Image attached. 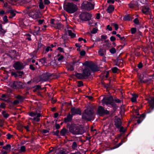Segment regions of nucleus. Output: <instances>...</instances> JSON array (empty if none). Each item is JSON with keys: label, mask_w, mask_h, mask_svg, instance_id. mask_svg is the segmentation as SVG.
Listing matches in <instances>:
<instances>
[{"label": "nucleus", "mask_w": 154, "mask_h": 154, "mask_svg": "<svg viewBox=\"0 0 154 154\" xmlns=\"http://www.w3.org/2000/svg\"><path fill=\"white\" fill-rule=\"evenodd\" d=\"M67 125L69 131L73 134H82L84 132V131L82 127L77 126L75 124H72L71 125L68 124Z\"/></svg>", "instance_id": "nucleus-1"}, {"label": "nucleus", "mask_w": 154, "mask_h": 154, "mask_svg": "<svg viewBox=\"0 0 154 154\" xmlns=\"http://www.w3.org/2000/svg\"><path fill=\"white\" fill-rule=\"evenodd\" d=\"M94 110L92 108H87L84 111L82 114V118L88 121H91L94 118Z\"/></svg>", "instance_id": "nucleus-2"}, {"label": "nucleus", "mask_w": 154, "mask_h": 154, "mask_svg": "<svg viewBox=\"0 0 154 154\" xmlns=\"http://www.w3.org/2000/svg\"><path fill=\"white\" fill-rule=\"evenodd\" d=\"M102 101L103 104H105L106 105H110L111 107H112V111L113 112L116 111L118 108V106L114 102V99L112 96L103 98Z\"/></svg>", "instance_id": "nucleus-3"}, {"label": "nucleus", "mask_w": 154, "mask_h": 154, "mask_svg": "<svg viewBox=\"0 0 154 154\" xmlns=\"http://www.w3.org/2000/svg\"><path fill=\"white\" fill-rule=\"evenodd\" d=\"M63 8L65 11L70 14L75 13L78 9L76 5L73 3L70 2H68L67 4L64 3Z\"/></svg>", "instance_id": "nucleus-4"}, {"label": "nucleus", "mask_w": 154, "mask_h": 154, "mask_svg": "<svg viewBox=\"0 0 154 154\" xmlns=\"http://www.w3.org/2000/svg\"><path fill=\"white\" fill-rule=\"evenodd\" d=\"M92 1H84L82 4V8L88 11L92 10L94 8L95 4Z\"/></svg>", "instance_id": "nucleus-5"}, {"label": "nucleus", "mask_w": 154, "mask_h": 154, "mask_svg": "<svg viewBox=\"0 0 154 154\" xmlns=\"http://www.w3.org/2000/svg\"><path fill=\"white\" fill-rule=\"evenodd\" d=\"M109 113V112L106 109H105L104 107L101 106L98 107L97 111V114L100 116H103L108 115Z\"/></svg>", "instance_id": "nucleus-6"}, {"label": "nucleus", "mask_w": 154, "mask_h": 154, "mask_svg": "<svg viewBox=\"0 0 154 154\" xmlns=\"http://www.w3.org/2000/svg\"><path fill=\"white\" fill-rule=\"evenodd\" d=\"M79 18L82 20L85 21H89L91 19V15L87 12H82L79 15Z\"/></svg>", "instance_id": "nucleus-7"}, {"label": "nucleus", "mask_w": 154, "mask_h": 154, "mask_svg": "<svg viewBox=\"0 0 154 154\" xmlns=\"http://www.w3.org/2000/svg\"><path fill=\"white\" fill-rule=\"evenodd\" d=\"M29 15L33 19H36L40 17V12L38 9L33 10L29 13Z\"/></svg>", "instance_id": "nucleus-8"}, {"label": "nucleus", "mask_w": 154, "mask_h": 154, "mask_svg": "<svg viewBox=\"0 0 154 154\" xmlns=\"http://www.w3.org/2000/svg\"><path fill=\"white\" fill-rule=\"evenodd\" d=\"M52 75L51 74L48 72H45L40 75L39 78L41 81L45 82L48 80Z\"/></svg>", "instance_id": "nucleus-9"}, {"label": "nucleus", "mask_w": 154, "mask_h": 154, "mask_svg": "<svg viewBox=\"0 0 154 154\" xmlns=\"http://www.w3.org/2000/svg\"><path fill=\"white\" fill-rule=\"evenodd\" d=\"M16 72L12 71L11 72V76L14 77L16 78L17 77L21 78L22 77L23 75L24 74V72L23 71H21V70H16Z\"/></svg>", "instance_id": "nucleus-10"}, {"label": "nucleus", "mask_w": 154, "mask_h": 154, "mask_svg": "<svg viewBox=\"0 0 154 154\" xmlns=\"http://www.w3.org/2000/svg\"><path fill=\"white\" fill-rule=\"evenodd\" d=\"M13 67L15 70H22L24 68L23 63L20 61H17L13 65Z\"/></svg>", "instance_id": "nucleus-11"}, {"label": "nucleus", "mask_w": 154, "mask_h": 154, "mask_svg": "<svg viewBox=\"0 0 154 154\" xmlns=\"http://www.w3.org/2000/svg\"><path fill=\"white\" fill-rule=\"evenodd\" d=\"M71 112L72 116L75 115H81L82 114V111L80 109L78 108H76L75 107H72L71 109Z\"/></svg>", "instance_id": "nucleus-12"}, {"label": "nucleus", "mask_w": 154, "mask_h": 154, "mask_svg": "<svg viewBox=\"0 0 154 154\" xmlns=\"http://www.w3.org/2000/svg\"><path fill=\"white\" fill-rule=\"evenodd\" d=\"M148 101L150 105V107L149 110L146 112V114L151 112L154 109V98L149 99Z\"/></svg>", "instance_id": "nucleus-13"}, {"label": "nucleus", "mask_w": 154, "mask_h": 154, "mask_svg": "<svg viewBox=\"0 0 154 154\" xmlns=\"http://www.w3.org/2000/svg\"><path fill=\"white\" fill-rule=\"evenodd\" d=\"M69 130L66 129L65 128H63L60 131V134L61 136L65 137L67 138V136L70 134Z\"/></svg>", "instance_id": "nucleus-14"}, {"label": "nucleus", "mask_w": 154, "mask_h": 154, "mask_svg": "<svg viewBox=\"0 0 154 154\" xmlns=\"http://www.w3.org/2000/svg\"><path fill=\"white\" fill-rule=\"evenodd\" d=\"M82 73L85 79L87 78L91 74L90 69L88 68H85L82 71Z\"/></svg>", "instance_id": "nucleus-15"}, {"label": "nucleus", "mask_w": 154, "mask_h": 154, "mask_svg": "<svg viewBox=\"0 0 154 154\" xmlns=\"http://www.w3.org/2000/svg\"><path fill=\"white\" fill-rule=\"evenodd\" d=\"M93 72H97L99 70L97 65L91 62V63L89 68Z\"/></svg>", "instance_id": "nucleus-16"}, {"label": "nucleus", "mask_w": 154, "mask_h": 154, "mask_svg": "<svg viewBox=\"0 0 154 154\" xmlns=\"http://www.w3.org/2000/svg\"><path fill=\"white\" fill-rule=\"evenodd\" d=\"M114 125L117 128H119L122 126V122L120 118H118L114 121Z\"/></svg>", "instance_id": "nucleus-17"}, {"label": "nucleus", "mask_w": 154, "mask_h": 154, "mask_svg": "<svg viewBox=\"0 0 154 154\" xmlns=\"http://www.w3.org/2000/svg\"><path fill=\"white\" fill-rule=\"evenodd\" d=\"M73 117V116H72V114H71L70 113H69L67 115L66 117L64 118V122L66 123L70 122L72 120Z\"/></svg>", "instance_id": "nucleus-18"}, {"label": "nucleus", "mask_w": 154, "mask_h": 154, "mask_svg": "<svg viewBox=\"0 0 154 154\" xmlns=\"http://www.w3.org/2000/svg\"><path fill=\"white\" fill-rule=\"evenodd\" d=\"M129 7L131 9H133L135 6L139 7V5L137 1H131L129 4H128Z\"/></svg>", "instance_id": "nucleus-19"}, {"label": "nucleus", "mask_w": 154, "mask_h": 154, "mask_svg": "<svg viewBox=\"0 0 154 154\" xmlns=\"http://www.w3.org/2000/svg\"><path fill=\"white\" fill-rule=\"evenodd\" d=\"M75 76L76 78L79 79H85L82 73L76 72L75 74H73L72 75L71 77Z\"/></svg>", "instance_id": "nucleus-20"}, {"label": "nucleus", "mask_w": 154, "mask_h": 154, "mask_svg": "<svg viewBox=\"0 0 154 154\" xmlns=\"http://www.w3.org/2000/svg\"><path fill=\"white\" fill-rule=\"evenodd\" d=\"M36 113L37 116L35 117H34L33 119H32L30 118V119H32V120L34 121L35 122H38L40 121V119L39 118L42 116V115L41 113H38L37 112V111H36Z\"/></svg>", "instance_id": "nucleus-21"}, {"label": "nucleus", "mask_w": 154, "mask_h": 154, "mask_svg": "<svg viewBox=\"0 0 154 154\" xmlns=\"http://www.w3.org/2000/svg\"><path fill=\"white\" fill-rule=\"evenodd\" d=\"M15 12H17V11L15 10H9L7 12L8 13H10L11 15L8 17V18L11 19L14 17L16 15V13Z\"/></svg>", "instance_id": "nucleus-22"}, {"label": "nucleus", "mask_w": 154, "mask_h": 154, "mask_svg": "<svg viewBox=\"0 0 154 154\" xmlns=\"http://www.w3.org/2000/svg\"><path fill=\"white\" fill-rule=\"evenodd\" d=\"M115 65L119 66H121L123 64V60L120 59L119 57L117 58L116 60L115 61Z\"/></svg>", "instance_id": "nucleus-23"}, {"label": "nucleus", "mask_w": 154, "mask_h": 154, "mask_svg": "<svg viewBox=\"0 0 154 154\" xmlns=\"http://www.w3.org/2000/svg\"><path fill=\"white\" fill-rule=\"evenodd\" d=\"M133 17L130 16V14L125 15L124 16L123 20L125 21H131L132 20Z\"/></svg>", "instance_id": "nucleus-24"}, {"label": "nucleus", "mask_w": 154, "mask_h": 154, "mask_svg": "<svg viewBox=\"0 0 154 154\" xmlns=\"http://www.w3.org/2000/svg\"><path fill=\"white\" fill-rule=\"evenodd\" d=\"M63 27V25L61 24L60 22H59V21H56L55 24H54V27L56 29H60Z\"/></svg>", "instance_id": "nucleus-25"}, {"label": "nucleus", "mask_w": 154, "mask_h": 154, "mask_svg": "<svg viewBox=\"0 0 154 154\" xmlns=\"http://www.w3.org/2000/svg\"><path fill=\"white\" fill-rule=\"evenodd\" d=\"M142 11L143 13L145 14H148L150 12V9L149 7L144 6L143 7Z\"/></svg>", "instance_id": "nucleus-26"}, {"label": "nucleus", "mask_w": 154, "mask_h": 154, "mask_svg": "<svg viewBox=\"0 0 154 154\" xmlns=\"http://www.w3.org/2000/svg\"><path fill=\"white\" fill-rule=\"evenodd\" d=\"M114 7L113 5H109L106 11L109 13H112L114 10Z\"/></svg>", "instance_id": "nucleus-27"}, {"label": "nucleus", "mask_w": 154, "mask_h": 154, "mask_svg": "<svg viewBox=\"0 0 154 154\" xmlns=\"http://www.w3.org/2000/svg\"><path fill=\"white\" fill-rule=\"evenodd\" d=\"M132 97L131 98V100L133 103L137 101V98L138 97V95L135 94H132Z\"/></svg>", "instance_id": "nucleus-28"}, {"label": "nucleus", "mask_w": 154, "mask_h": 154, "mask_svg": "<svg viewBox=\"0 0 154 154\" xmlns=\"http://www.w3.org/2000/svg\"><path fill=\"white\" fill-rule=\"evenodd\" d=\"M17 89H21L23 88V84L21 82L17 81Z\"/></svg>", "instance_id": "nucleus-29"}, {"label": "nucleus", "mask_w": 154, "mask_h": 154, "mask_svg": "<svg viewBox=\"0 0 154 154\" xmlns=\"http://www.w3.org/2000/svg\"><path fill=\"white\" fill-rule=\"evenodd\" d=\"M17 81H13L12 82L11 88L13 89H17Z\"/></svg>", "instance_id": "nucleus-30"}, {"label": "nucleus", "mask_w": 154, "mask_h": 154, "mask_svg": "<svg viewBox=\"0 0 154 154\" xmlns=\"http://www.w3.org/2000/svg\"><path fill=\"white\" fill-rule=\"evenodd\" d=\"M16 98L20 102H22L25 98L24 97L20 95H18L16 97Z\"/></svg>", "instance_id": "nucleus-31"}, {"label": "nucleus", "mask_w": 154, "mask_h": 154, "mask_svg": "<svg viewBox=\"0 0 154 154\" xmlns=\"http://www.w3.org/2000/svg\"><path fill=\"white\" fill-rule=\"evenodd\" d=\"M2 113L3 117L5 119H7L10 116L9 114L7 113L6 112L5 110L3 111Z\"/></svg>", "instance_id": "nucleus-32"}, {"label": "nucleus", "mask_w": 154, "mask_h": 154, "mask_svg": "<svg viewBox=\"0 0 154 154\" xmlns=\"http://www.w3.org/2000/svg\"><path fill=\"white\" fill-rule=\"evenodd\" d=\"M68 33L69 35L70 36L71 38H74L76 36V35L72 32L71 30H68Z\"/></svg>", "instance_id": "nucleus-33"}, {"label": "nucleus", "mask_w": 154, "mask_h": 154, "mask_svg": "<svg viewBox=\"0 0 154 154\" xmlns=\"http://www.w3.org/2000/svg\"><path fill=\"white\" fill-rule=\"evenodd\" d=\"M79 60H79L77 61H73L72 63L74 67L75 66L76 67H78L79 66V64L80 63L79 62Z\"/></svg>", "instance_id": "nucleus-34"}, {"label": "nucleus", "mask_w": 154, "mask_h": 154, "mask_svg": "<svg viewBox=\"0 0 154 154\" xmlns=\"http://www.w3.org/2000/svg\"><path fill=\"white\" fill-rule=\"evenodd\" d=\"M6 32L5 30L3 29L2 25L0 23V34L4 35Z\"/></svg>", "instance_id": "nucleus-35"}, {"label": "nucleus", "mask_w": 154, "mask_h": 154, "mask_svg": "<svg viewBox=\"0 0 154 154\" xmlns=\"http://www.w3.org/2000/svg\"><path fill=\"white\" fill-rule=\"evenodd\" d=\"M59 132H60L58 130H57L56 131H53L52 132V133L54 135H56L59 138H60V137L59 135Z\"/></svg>", "instance_id": "nucleus-36"}, {"label": "nucleus", "mask_w": 154, "mask_h": 154, "mask_svg": "<svg viewBox=\"0 0 154 154\" xmlns=\"http://www.w3.org/2000/svg\"><path fill=\"white\" fill-rule=\"evenodd\" d=\"M119 128V131L122 133L124 134L126 132L127 129H125L123 127L121 126Z\"/></svg>", "instance_id": "nucleus-37"}, {"label": "nucleus", "mask_w": 154, "mask_h": 154, "mask_svg": "<svg viewBox=\"0 0 154 154\" xmlns=\"http://www.w3.org/2000/svg\"><path fill=\"white\" fill-rule=\"evenodd\" d=\"M39 61L42 63V64H45L47 63L46 58L45 57H43L41 59H39Z\"/></svg>", "instance_id": "nucleus-38"}, {"label": "nucleus", "mask_w": 154, "mask_h": 154, "mask_svg": "<svg viewBox=\"0 0 154 154\" xmlns=\"http://www.w3.org/2000/svg\"><path fill=\"white\" fill-rule=\"evenodd\" d=\"M69 67L67 69L68 70H69L71 71H73L74 70V66L72 63H71L70 64H69Z\"/></svg>", "instance_id": "nucleus-39"}, {"label": "nucleus", "mask_w": 154, "mask_h": 154, "mask_svg": "<svg viewBox=\"0 0 154 154\" xmlns=\"http://www.w3.org/2000/svg\"><path fill=\"white\" fill-rule=\"evenodd\" d=\"M103 49L100 48L98 51V54L101 56H103L104 55Z\"/></svg>", "instance_id": "nucleus-40"}, {"label": "nucleus", "mask_w": 154, "mask_h": 154, "mask_svg": "<svg viewBox=\"0 0 154 154\" xmlns=\"http://www.w3.org/2000/svg\"><path fill=\"white\" fill-rule=\"evenodd\" d=\"M146 117V115L143 113L141 115L139 116H135V119H140L141 118H143L142 119H144Z\"/></svg>", "instance_id": "nucleus-41"}, {"label": "nucleus", "mask_w": 154, "mask_h": 154, "mask_svg": "<svg viewBox=\"0 0 154 154\" xmlns=\"http://www.w3.org/2000/svg\"><path fill=\"white\" fill-rule=\"evenodd\" d=\"M77 147V144L76 142L74 141L72 143L71 147L72 149H75Z\"/></svg>", "instance_id": "nucleus-42"}, {"label": "nucleus", "mask_w": 154, "mask_h": 154, "mask_svg": "<svg viewBox=\"0 0 154 154\" xmlns=\"http://www.w3.org/2000/svg\"><path fill=\"white\" fill-rule=\"evenodd\" d=\"M11 147V145L9 144H7L6 146H4L3 147V149L7 150L8 149H10Z\"/></svg>", "instance_id": "nucleus-43"}, {"label": "nucleus", "mask_w": 154, "mask_h": 154, "mask_svg": "<svg viewBox=\"0 0 154 154\" xmlns=\"http://www.w3.org/2000/svg\"><path fill=\"white\" fill-rule=\"evenodd\" d=\"M91 63H90L88 61H86L84 63H82V64L85 66H86L89 68L91 64Z\"/></svg>", "instance_id": "nucleus-44"}, {"label": "nucleus", "mask_w": 154, "mask_h": 154, "mask_svg": "<svg viewBox=\"0 0 154 154\" xmlns=\"http://www.w3.org/2000/svg\"><path fill=\"white\" fill-rule=\"evenodd\" d=\"M28 115L31 117H34L36 115V112H34L33 111H32L31 112H29L28 113Z\"/></svg>", "instance_id": "nucleus-45"}, {"label": "nucleus", "mask_w": 154, "mask_h": 154, "mask_svg": "<svg viewBox=\"0 0 154 154\" xmlns=\"http://www.w3.org/2000/svg\"><path fill=\"white\" fill-rule=\"evenodd\" d=\"M84 86L83 83L82 81H78V82L77 86L78 87H80Z\"/></svg>", "instance_id": "nucleus-46"}, {"label": "nucleus", "mask_w": 154, "mask_h": 154, "mask_svg": "<svg viewBox=\"0 0 154 154\" xmlns=\"http://www.w3.org/2000/svg\"><path fill=\"white\" fill-rule=\"evenodd\" d=\"M119 70V69L116 67H115L112 68V72L114 73H116L117 71Z\"/></svg>", "instance_id": "nucleus-47"}, {"label": "nucleus", "mask_w": 154, "mask_h": 154, "mask_svg": "<svg viewBox=\"0 0 154 154\" xmlns=\"http://www.w3.org/2000/svg\"><path fill=\"white\" fill-rule=\"evenodd\" d=\"M133 22L136 25H139V21L137 18H135L133 20Z\"/></svg>", "instance_id": "nucleus-48"}, {"label": "nucleus", "mask_w": 154, "mask_h": 154, "mask_svg": "<svg viewBox=\"0 0 154 154\" xmlns=\"http://www.w3.org/2000/svg\"><path fill=\"white\" fill-rule=\"evenodd\" d=\"M131 33L132 34H135L136 31L137 29L136 28H132L131 29Z\"/></svg>", "instance_id": "nucleus-49"}, {"label": "nucleus", "mask_w": 154, "mask_h": 154, "mask_svg": "<svg viewBox=\"0 0 154 154\" xmlns=\"http://www.w3.org/2000/svg\"><path fill=\"white\" fill-rule=\"evenodd\" d=\"M39 8L41 9L44 8L45 6L43 4V2H39Z\"/></svg>", "instance_id": "nucleus-50"}, {"label": "nucleus", "mask_w": 154, "mask_h": 154, "mask_svg": "<svg viewBox=\"0 0 154 154\" xmlns=\"http://www.w3.org/2000/svg\"><path fill=\"white\" fill-rule=\"evenodd\" d=\"M104 88L106 89H108V88H112L111 86L110 85V81L109 82V83L106 84Z\"/></svg>", "instance_id": "nucleus-51"}, {"label": "nucleus", "mask_w": 154, "mask_h": 154, "mask_svg": "<svg viewBox=\"0 0 154 154\" xmlns=\"http://www.w3.org/2000/svg\"><path fill=\"white\" fill-rule=\"evenodd\" d=\"M109 51L111 54H114L116 53V50L115 48H113L110 49Z\"/></svg>", "instance_id": "nucleus-52"}, {"label": "nucleus", "mask_w": 154, "mask_h": 154, "mask_svg": "<svg viewBox=\"0 0 154 154\" xmlns=\"http://www.w3.org/2000/svg\"><path fill=\"white\" fill-rule=\"evenodd\" d=\"M97 29L94 28L91 31V33L92 34H95L97 32Z\"/></svg>", "instance_id": "nucleus-53"}, {"label": "nucleus", "mask_w": 154, "mask_h": 154, "mask_svg": "<svg viewBox=\"0 0 154 154\" xmlns=\"http://www.w3.org/2000/svg\"><path fill=\"white\" fill-rule=\"evenodd\" d=\"M111 25L115 27V30H117L118 29L119 26L117 24L115 23H112Z\"/></svg>", "instance_id": "nucleus-54"}, {"label": "nucleus", "mask_w": 154, "mask_h": 154, "mask_svg": "<svg viewBox=\"0 0 154 154\" xmlns=\"http://www.w3.org/2000/svg\"><path fill=\"white\" fill-rule=\"evenodd\" d=\"M20 150L21 152H24L26 151V148L25 146H22L20 148Z\"/></svg>", "instance_id": "nucleus-55"}, {"label": "nucleus", "mask_w": 154, "mask_h": 154, "mask_svg": "<svg viewBox=\"0 0 154 154\" xmlns=\"http://www.w3.org/2000/svg\"><path fill=\"white\" fill-rule=\"evenodd\" d=\"M114 101L116 103H120L121 102V100L116 97L115 98L114 100Z\"/></svg>", "instance_id": "nucleus-56"}, {"label": "nucleus", "mask_w": 154, "mask_h": 154, "mask_svg": "<svg viewBox=\"0 0 154 154\" xmlns=\"http://www.w3.org/2000/svg\"><path fill=\"white\" fill-rule=\"evenodd\" d=\"M122 144V142H120L118 144L116 145L115 146H114L113 149L117 148L119 147V146H121Z\"/></svg>", "instance_id": "nucleus-57"}, {"label": "nucleus", "mask_w": 154, "mask_h": 154, "mask_svg": "<svg viewBox=\"0 0 154 154\" xmlns=\"http://www.w3.org/2000/svg\"><path fill=\"white\" fill-rule=\"evenodd\" d=\"M50 23L54 27V24H55L56 22H55V20L54 19H52L50 20Z\"/></svg>", "instance_id": "nucleus-58"}, {"label": "nucleus", "mask_w": 154, "mask_h": 154, "mask_svg": "<svg viewBox=\"0 0 154 154\" xmlns=\"http://www.w3.org/2000/svg\"><path fill=\"white\" fill-rule=\"evenodd\" d=\"M3 20L4 21L5 23H7L8 20V17L7 16L5 15L3 17Z\"/></svg>", "instance_id": "nucleus-59"}, {"label": "nucleus", "mask_w": 154, "mask_h": 154, "mask_svg": "<svg viewBox=\"0 0 154 154\" xmlns=\"http://www.w3.org/2000/svg\"><path fill=\"white\" fill-rule=\"evenodd\" d=\"M55 127L56 129L58 130L60 128V126L59 124L56 122L55 123Z\"/></svg>", "instance_id": "nucleus-60"}, {"label": "nucleus", "mask_w": 154, "mask_h": 154, "mask_svg": "<svg viewBox=\"0 0 154 154\" xmlns=\"http://www.w3.org/2000/svg\"><path fill=\"white\" fill-rule=\"evenodd\" d=\"M42 46L45 47V46L42 45L40 42H39L38 44V47L37 49V50H38Z\"/></svg>", "instance_id": "nucleus-61"}, {"label": "nucleus", "mask_w": 154, "mask_h": 154, "mask_svg": "<svg viewBox=\"0 0 154 154\" xmlns=\"http://www.w3.org/2000/svg\"><path fill=\"white\" fill-rule=\"evenodd\" d=\"M143 67V65L142 63L140 62L137 65V67L139 69H141Z\"/></svg>", "instance_id": "nucleus-62"}, {"label": "nucleus", "mask_w": 154, "mask_h": 154, "mask_svg": "<svg viewBox=\"0 0 154 154\" xmlns=\"http://www.w3.org/2000/svg\"><path fill=\"white\" fill-rule=\"evenodd\" d=\"M20 103V102L18 100H14L13 103L14 105H17L18 104Z\"/></svg>", "instance_id": "nucleus-63"}, {"label": "nucleus", "mask_w": 154, "mask_h": 154, "mask_svg": "<svg viewBox=\"0 0 154 154\" xmlns=\"http://www.w3.org/2000/svg\"><path fill=\"white\" fill-rule=\"evenodd\" d=\"M56 154H66V153L64 151L60 150L59 152L57 153Z\"/></svg>", "instance_id": "nucleus-64"}]
</instances>
